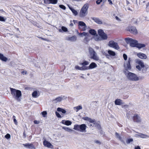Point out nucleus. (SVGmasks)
I'll return each mask as SVG.
<instances>
[{
  "label": "nucleus",
  "instance_id": "1",
  "mask_svg": "<svg viewBox=\"0 0 149 149\" xmlns=\"http://www.w3.org/2000/svg\"><path fill=\"white\" fill-rule=\"evenodd\" d=\"M11 93L15 99L17 101L21 100L20 97L22 96V93L20 91L12 88H10Z\"/></svg>",
  "mask_w": 149,
  "mask_h": 149
},
{
  "label": "nucleus",
  "instance_id": "2",
  "mask_svg": "<svg viewBox=\"0 0 149 149\" xmlns=\"http://www.w3.org/2000/svg\"><path fill=\"white\" fill-rule=\"evenodd\" d=\"M124 74L127 79L130 81H136L139 79V77L135 74L129 72V71H125Z\"/></svg>",
  "mask_w": 149,
  "mask_h": 149
},
{
  "label": "nucleus",
  "instance_id": "3",
  "mask_svg": "<svg viewBox=\"0 0 149 149\" xmlns=\"http://www.w3.org/2000/svg\"><path fill=\"white\" fill-rule=\"evenodd\" d=\"M88 51L90 57L91 59L97 61L99 60V57L97 55V54L92 48L89 47Z\"/></svg>",
  "mask_w": 149,
  "mask_h": 149
},
{
  "label": "nucleus",
  "instance_id": "4",
  "mask_svg": "<svg viewBox=\"0 0 149 149\" xmlns=\"http://www.w3.org/2000/svg\"><path fill=\"white\" fill-rule=\"evenodd\" d=\"M86 126L85 124H82L81 125H75L74 126L73 129L77 131L82 132H86Z\"/></svg>",
  "mask_w": 149,
  "mask_h": 149
},
{
  "label": "nucleus",
  "instance_id": "5",
  "mask_svg": "<svg viewBox=\"0 0 149 149\" xmlns=\"http://www.w3.org/2000/svg\"><path fill=\"white\" fill-rule=\"evenodd\" d=\"M88 8V7L87 4H85L83 6L79 13V16L80 17H85L87 15Z\"/></svg>",
  "mask_w": 149,
  "mask_h": 149
},
{
  "label": "nucleus",
  "instance_id": "6",
  "mask_svg": "<svg viewBox=\"0 0 149 149\" xmlns=\"http://www.w3.org/2000/svg\"><path fill=\"white\" fill-rule=\"evenodd\" d=\"M125 40L127 43L130 44V46L132 47H136L138 42L136 40L129 38H125Z\"/></svg>",
  "mask_w": 149,
  "mask_h": 149
},
{
  "label": "nucleus",
  "instance_id": "7",
  "mask_svg": "<svg viewBox=\"0 0 149 149\" xmlns=\"http://www.w3.org/2000/svg\"><path fill=\"white\" fill-rule=\"evenodd\" d=\"M98 32L102 40H106L107 39L108 36L107 34L104 33L102 30L101 29L98 30Z\"/></svg>",
  "mask_w": 149,
  "mask_h": 149
},
{
  "label": "nucleus",
  "instance_id": "8",
  "mask_svg": "<svg viewBox=\"0 0 149 149\" xmlns=\"http://www.w3.org/2000/svg\"><path fill=\"white\" fill-rule=\"evenodd\" d=\"M108 45L109 47H113L117 50H118L120 49L118 43L114 42L113 40L110 41L109 42Z\"/></svg>",
  "mask_w": 149,
  "mask_h": 149
},
{
  "label": "nucleus",
  "instance_id": "9",
  "mask_svg": "<svg viewBox=\"0 0 149 149\" xmlns=\"http://www.w3.org/2000/svg\"><path fill=\"white\" fill-rule=\"evenodd\" d=\"M130 58H129V61L128 62H126L124 63V67L125 68L123 72L124 73L125 71H128V70H130L131 69V66L130 64Z\"/></svg>",
  "mask_w": 149,
  "mask_h": 149
},
{
  "label": "nucleus",
  "instance_id": "10",
  "mask_svg": "<svg viewBox=\"0 0 149 149\" xmlns=\"http://www.w3.org/2000/svg\"><path fill=\"white\" fill-rule=\"evenodd\" d=\"M132 119L134 122L138 123H140L141 120V118L138 114H134Z\"/></svg>",
  "mask_w": 149,
  "mask_h": 149
},
{
  "label": "nucleus",
  "instance_id": "11",
  "mask_svg": "<svg viewBox=\"0 0 149 149\" xmlns=\"http://www.w3.org/2000/svg\"><path fill=\"white\" fill-rule=\"evenodd\" d=\"M128 31L134 34H136L137 33V30L136 28L134 26H128L127 29Z\"/></svg>",
  "mask_w": 149,
  "mask_h": 149
},
{
  "label": "nucleus",
  "instance_id": "12",
  "mask_svg": "<svg viewBox=\"0 0 149 149\" xmlns=\"http://www.w3.org/2000/svg\"><path fill=\"white\" fill-rule=\"evenodd\" d=\"M65 40L71 42H74L77 40V37L76 36H73L71 37L67 36L66 37Z\"/></svg>",
  "mask_w": 149,
  "mask_h": 149
},
{
  "label": "nucleus",
  "instance_id": "13",
  "mask_svg": "<svg viewBox=\"0 0 149 149\" xmlns=\"http://www.w3.org/2000/svg\"><path fill=\"white\" fill-rule=\"evenodd\" d=\"M137 55L138 57L142 59H146L147 58L146 54L141 53L137 54Z\"/></svg>",
  "mask_w": 149,
  "mask_h": 149
},
{
  "label": "nucleus",
  "instance_id": "14",
  "mask_svg": "<svg viewBox=\"0 0 149 149\" xmlns=\"http://www.w3.org/2000/svg\"><path fill=\"white\" fill-rule=\"evenodd\" d=\"M43 144L45 146L47 147L48 148H50L51 146H52L51 144L47 141L46 139H45L44 141Z\"/></svg>",
  "mask_w": 149,
  "mask_h": 149
},
{
  "label": "nucleus",
  "instance_id": "15",
  "mask_svg": "<svg viewBox=\"0 0 149 149\" xmlns=\"http://www.w3.org/2000/svg\"><path fill=\"white\" fill-rule=\"evenodd\" d=\"M61 123L65 125H66L67 126L70 125H71L72 123V122L69 120H63L61 121Z\"/></svg>",
  "mask_w": 149,
  "mask_h": 149
},
{
  "label": "nucleus",
  "instance_id": "16",
  "mask_svg": "<svg viewBox=\"0 0 149 149\" xmlns=\"http://www.w3.org/2000/svg\"><path fill=\"white\" fill-rule=\"evenodd\" d=\"M97 64L94 62H92L91 63L88 67L89 69H92L97 67Z\"/></svg>",
  "mask_w": 149,
  "mask_h": 149
},
{
  "label": "nucleus",
  "instance_id": "17",
  "mask_svg": "<svg viewBox=\"0 0 149 149\" xmlns=\"http://www.w3.org/2000/svg\"><path fill=\"white\" fill-rule=\"evenodd\" d=\"M68 31V29L64 26H62L61 29H60L58 30L61 33L67 32Z\"/></svg>",
  "mask_w": 149,
  "mask_h": 149
},
{
  "label": "nucleus",
  "instance_id": "18",
  "mask_svg": "<svg viewBox=\"0 0 149 149\" xmlns=\"http://www.w3.org/2000/svg\"><path fill=\"white\" fill-rule=\"evenodd\" d=\"M115 135L116 137L119 140H120L121 142L124 143H125V141H123V140L122 139V138L119 135L118 133L117 132H116Z\"/></svg>",
  "mask_w": 149,
  "mask_h": 149
},
{
  "label": "nucleus",
  "instance_id": "19",
  "mask_svg": "<svg viewBox=\"0 0 149 149\" xmlns=\"http://www.w3.org/2000/svg\"><path fill=\"white\" fill-rule=\"evenodd\" d=\"M0 59L3 61L6 62L8 60V58L5 57L2 54L0 53Z\"/></svg>",
  "mask_w": 149,
  "mask_h": 149
},
{
  "label": "nucleus",
  "instance_id": "20",
  "mask_svg": "<svg viewBox=\"0 0 149 149\" xmlns=\"http://www.w3.org/2000/svg\"><path fill=\"white\" fill-rule=\"evenodd\" d=\"M23 145L24 146L27 147L29 148H35L34 146L32 144L29 143H26L23 144Z\"/></svg>",
  "mask_w": 149,
  "mask_h": 149
},
{
  "label": "nucleus",
  "instance_id": "21",
  "mask_svg": "<svg viewBox=\"0 0 149 149\" xmlns=\"http://www.w3.org/2000/svg\"><path fill=\"white\" fill-rule=\"evenodd\" d=\"M93 20L96 23L99 24H102V22L100 19L97 18H94L93 19Z\"/></svg>",
  "mask_w": 149,
  "mask_h": 149
},
{
  "label": "nucleus",
  "instance_id": "22",
  "mask_svg": "<svg viewBox=\"0 0 149 149\" xmlns=\"http://www.w3.org/2000/svg\"><path fill=\"white\" fill-rule=\"evenodd\" d=\"M122 100L119 99H117L115 101V104L116 105H120L122 104Z\"/></svg>",
  "mask_w": 149,
  "mask_h": 149
},
{
  "label": "nucleus",
  "instance_id": "23",
  "mask_svg": "<svg viewBox=\"0 0 149 149\" xmlns=\"http://www.w3.org/2000/svg\"><path fill=\"white\" fill-rule=\"evenodd\" d=\"M62 100V98L61 97H58L56 98L55 99L53 100V102L55 103H57L58 102H61Z\"/></svg>",
  "mask_w": 149,
  "mask_h": 149
},
{
  "label": "nucleus",
  "instance_id": "24",
  "mask_svg": "<svg viewBox=\"0 0 149 149\" xmlns=\"http://www.w3.org/2000/svg\"><path fill=\"white\" fill-rule=\"evenodd\" d=\"M62 129L65 130L66 131L69 132H72L73 131V130L70 128L67 127H62Z\"/></svg>",
  "mask_w": 149,
  "mask_h": 149
},
{
  "label": "nucleus",
  "instance_id": "25",
  "mask_svg": "<svg viewBox=\"0 0 149 149\" xmlns=\"http://www.w3.org/2000/svg\"><path fill=\"white\" fill-rule=\"evenodd\" d=\"M145 46V45L144 44H138L137 43V44L136 45V47L139 48L140 49L141 48L144 47Z\"/></svg>",
  "mask_w": 149,
  "mask_h": 149
},
{
  "label": "nucleus",
  "instance_id": "26",
  "mask_svg": "<svg viewBox=\"0 0 149 149\" xmlns=\"http://www.w3.org/2000/svg\"><path fill=\"white\" fill-rule=\"evenodd\" d=\"M69 8L71 10L72 13H73L74 15H76L78 14L77 12L74 10V8L72 7H69Z\"/></svg>",
  "mask_w": 149,
  "mask_h": 149
},
{
  "label": "nucleus",
  "instance_id": "27",
  "mask_svg": "<svg viewBox=\"0 0 149 149\" xmlns=\"http://www.w3.org/2000/svg\"><path fill=\"white\" fill-rule=\"evenodd\" d=\"M32 95L33 97L36 98L39 96V95L38 94L37 91H35L32 93Z\"/></svg>",
  "mask_w": 149,
  "mask_h": 149
},
{
  "label": "nucleus",
  "instance_id": "28",
  "mask_svg": "<svg viewBox=\"0 0 149 149\" xmlns=\"http://www.w3.org/2000/svg\"><path fill=\"white\" fill-rule=\"evenodd\" d=\"M137 63L139 65L141 68H143L144 67V65L143 63L141 60L138 61H137Z\"/></svg>",
  "mask_w": 149,
  "mask_h": 149
},
{
  "label": "nucleus",
  "instance_id": "29",
  "mask_svg": "<svg viewBox=\"0 0 149 149\" xmlns=\"http://www.w3.org/2000/svg\"><path fill=\"white\" fill-rule=\"evenodd\" d=\"M57 110L58 111L62 112L63 113H65L66 112V111L65 109L61 108H58Z\"/></svg>",
  "mask_w": 149,
  "mask_h": 149
},
{
  "label": "nucleus",
  "instance_id": "30",
  "mask_svg": "<svg viewBox=\"0 0 149 149\" xmlns=\"http://www.w3.org/2000/svg\"><path fill=\"white\" fill-rule=\"evenodd\" d=\"M88 35L89 33H86L84 32L81 33H79V35L81 36V37H83V36H88Z\"/></svg>",
  "mask_w": 149,
  "mask_h": 149
},
{
  "label": "nucleus",
  "instance_id": "31",
  "mask_svg": "<svg viewBox=\"0 0 149 149\" xmlns=\"http://www.w3.org/2000/svg\"><path fill=\"white\" fill-rule=\"evenodd\" d=\"M149 137V136L140 133V138H148Z\"/></svg>",
  "mask_w": 149,
  "mask_h": 149
},
{
  "label": "nucleus",
  "instance_id": "32",
  "mask_svg": "<svg viewBox=\"0 0 149 149\" xmlns=\"http://www.w3.org/2000/svg\"><path fill=\"white\" fill-rule=\"evenodd\" d=\"M78 25L79 26H86V24L83 22L79 21L78 23Z\"/></svg>",
  "mask_w": 149,
  "mask_h": 149
},
{
  "label": "nucleus",
  "instance_id": "33",
  "mask_svg": "<svg viewBox=\"0 0 149 149\" xmlns=\"http://www.w3.org/2000/svg\"><path fill=\"white\" fill-rule=\"evenodd\" d=\"M108 54L111 56H115L116 55V53H115V52H114L112 51L111 50H109L108 51Z\"/></svg>",
  "mask_w": 149,
  "mask_h": 149
},
{
  "label": "nucleus",
  "instance_id": "34",
  "mask_svg": "<svg viewBox=\"0 0 149 149\" xmlns=\"http://www.w3.org/2000/svg\"><path fill=\"white\" fill-rule=\"evenodd\" d=\"M90 123H93L94 124H97V122L95 121V120L94 119H92L90 118L88 119V121Z\"/></svg>",
  "mask_w": 149,
  "mask_h": 149
},
{
  "label": "nucleus",
  "instance_id": "35",
  "mask_svg": "<svg viewBox=\"0 0 149 149\" xmlns=\"http://www.w3.org/2000/svg\"><path fill=\"white\" fill-rule=\"evenodd\" d=\"M82 109V107L81 106H78L75 107H74V110H75L76 109L77 110L76 111L77 112L79 110L81 109Z\"/></svg>",
  "mask_w": 149,
  "mask_h": 149
},
{
  "label": "nucleus",
  "instance_id": "36",
  "mask_svg": "<svg viewBox=\"0 0 149 149\" xmlns=\"http://www.w3.org/2000/svg\"><path fill=\"white\" fill-rule=\"evenodd\" d=\"M89 33L93 35H95L96 33L95 31L93 29H91L89 31Z\"/></svg>",
  "mask_w": 149,
  "mask_h": 149
},
{
  "label": "nucleus",
  "instance_id": "37",
  "mask_svg": "<svg viewBox=\"0 0 149 149\" xmlns=\"http://www.w3.org/2000/svg\"><path fill=\"white\" fill-rule=\"evenodd\" d=\"M81 70H86L89 69L88 67H87L84 65H83V66L81 67Z\"/></svg>",
  "mask_w": 149,
  "mask_h": 149
},
{
  "label": "nucleus",
  "instance_id": "38",
  "mask_svg": "<svg viewBox=\"0 0 149 149\" xmlns=\"http://www.w3.org/2000/svg\"><path fill=\"white\" fill-rule=\"evenodd\" d=\"M79 29L82 31H85L86 30L87 26H79Z\"/></svg>",
  "mask_w": 149,
  "mask_h": 149
},
{
  "label": "nucleus",
  "instance_id": "39",
  "mask_svg": "<svg viewBox=\"0 0 149 149\" xmlns=\"http://www.w3.org/2000/svg\"><path fill=\"white\" fill-rule=\"evenodd\" d=\"M94 39L96 41H100L102 40L101 38L97 36L94 37Z\"/></svg>",
  "mask_w": 149,
  "mask_h": 149
},
{
  "label": "nucleus",
  "instance_id": "40",
  "mask_svg": "<svg viewBox=\"0 0 149 149\" xmlns=\"http://www.w3.org/2000/svg\"><path fill=\"white\" fill-rule=\"evenodd\" d=\"M94 125L95 127H97L99 130L101 128L100 126L98 123H97V124H94Z\"/></svg>",
  "mask_w": 149,
  "mask_h": 149
},
{
  "label": "nucleus",
  "instance_id": "41",
  "mask_svg": "<svg viewBox=\"0 0 149 149\" xmlns=\"http://www.w3.org/2000/svg\"><path fill=\"white\" fill-rule=\"evenodd\" d=\"M89 63L88 61H85L83 63H81V65H87Z\"/></svg>",
  "mask_w": 149,
  "mask_h": 149
},
{
  "label": "nucleus",
  "instance_id": "42",
  "mask_svg": "<svg viewBox=\"0 0 149 149\" xmlns=\"http://www.w3.org/2000/svg\"><path fill=\"white\" fill-rule=\"evenodd\" d=\"M41 113L43 116L44 117H46V116L47 115V112L46 111H43Z\"/></svg>",
  "mask_w": 149,
  "mask_h": 149
},
{
  "label": "nucleus",
  "instance_id": "43",
  "mask_svg": "<svg viewBox=\"0 0 149 149\" xmlns=\"http://www.w3.org/2000/svg\"><path fill=\"white\" fill-rule=\"evenodd\" d=\"M132 114V112H129L128 113H127V117L128 118H129L130 117V115Z\"/></svg>",
  "mask_w": 149,
  "mask_h": 149
},
{
  "label": "nucleus",
  "instance_id": "44",
  "mask_svg": "<svg viewBox=\"0 0 149 149\" xmlns=\"http://www.w3.org/2000/svg\"><path fill=\"white\" fill-rule=\"evenodd\" d=\"M133 141V139H129L127 140L126 143L127 144H129L132 141Z\"/></svg>",
  "mask_w": 149,
  "mask_h": 149
},
{
  "label": "nucleus",
  "instance_id": "45",
  "mask_svg": "<svg viewBox=\"0 0 149 149\" xmlns=\"http://www.w3.org/2000/svg\"><path fill=\"white\" fill-rule=\"evenodd\" d=\"M59 6V7L61 9H62L64 10H65L66 9V7H65L63 5H60Z\"/></svg>",
  "mask_w": 149,
  "mask_h": 149
},
{
  "label": "nucleus",
  "instance_id": "46",
  "mask_svg": "<svg viewBox=\"0 0 149 149\" xmlns=\"http://www.w3.org/2000/svg\"><path fill=\"white\" fill-rule=\"evenodd\" d=\"M10 137V135L9 134H7L5 136V137L7 139H9Z\"/></svg>",
  "mask_w": 149,
  "mask_h": 149
},
{
  "label": "nucleus",
  "instance_id": "47",
  "mask_svg": "<svg viewBox=\"0 0 149 149\" xmlns=\"http://www.w3.org/2000/svg\"><path fill=\"white\" fill-rule=\"evenodd\" d=\"M136 68L139 70L140 71L141 70V69L143 68H141V67L139 65H136Z\"/></svg>",
  "mask_w": 149,
  "mask_h": 149
},
{
  "label": "nucleus",
  "instance_id": "48",
  "mask_svg": "<svg viewBox=\"0 0 149 149\" xmlns=\"http://www.w3.org/2000/svg\"><path fill=\"white\" fill-rule=\"evenodd\" d=\"M5 19H4L3 17L0 16V21H1L5 22Z\"/></svg>",
  "mask_w": 149,
  "mask_h": 149
},
{
  "label": "nucleus",
  "instance_id": "49",
  "mask_svg": "<svg viewBox=\"0 0 149 149\" xmlns=\"http://www.w3.org/2000/svg\"><path fill=\"white\" fill-rule=\"evenodd\" d=\"M123 57L124 58V59L125 60H127V56L125 54H123Z\"/></svg>",
  "mask_w": 149,
  "mask_h": 149
},
{
  "label": "nucleus",
  "instance_id": "50",
  "mask_svg": "<svg viewBox=\"0 0 149 149\" xmlns=\"http://www.w3.org/2000/svg\"><path fill=\"white\" fill-rule=\"evenodd\" d=\"M56 116L58 118H60L61 117V115L60 114L58 113L57 112H56Z\"/></svg>",
  "mask_w": 149,
  "mask_h": 149
},
{
  "label": "nucleus",
  "instance_id": "51",
  "mask_svg": "<svg viewBox=\"0 0 149 149\" xmlns=\"http://www.w3.org/2000/svg\"><path fill=\"white\" fill-rule=\"evenodd\" d=\"M102 1V0H97L96 3L97 4H99Z\"/></svg>",
  "mask_w": 149,
  "mask_h": 149
},
{
  "label": "nucleus",
  "instance_id": "52",
  "mask_svg": "<svg viewBox=\"0 0 149 149\" xmlns=\"http://www.w3.org/2000/svg\"><path fill=\"white\" fill-rule=\"evenodd\" d=\"M75 68L76 69V70H81V67H79V66L78 65H76L75 66Z\"/></svg>",
  "mask_w": 149,
  "mask_h": 149
},
{
  "label": "nucleus",
  "instance_id": "53",
  "mask_svg": "<svg viewBox=\"0 0 149 149\" xmlns=\"http://www.w3.org/2000/svg\"><path fill=\"white\" fill-rule=\"evenodd\" d=\"M95 143L97 144H98L99 145H100L101 144V143L98 140L95 141Z\"/></svg>",
  "mask_w": 149,
  "mask_h": 149
},
{
  "label": "nucleus",
  "instance_id": "54",
  "mask_svg": "<svg viewBox=\"0 0 149 149\" xmlns=\"http://www.w3.org/2000/svg\"><path fill=\"white\" fill-rule=\"evenodd\" d=\"M90 118L88 117H84L83 118V119L85 120L88 121V119H89Z\"/></svg>",
  "mask_w": 149,
  "mask_h": 149
},
{
  "label": "nucleus",
  "instance_id": "55",
  "mask_svg": "<svg viewBox=\"0 0 149 149\" xmlns=\"http://www.w3.org/2000/svg\"><path fill=\"white\" fill-rule=\"evenodd\" d=\"M102 53H103L104 55H105L108 58V57L109 56V55H108V54H107L106 53H105V52L104 53H103V52L102 51Z\"/></svg>",
  "mask_w": 149,
  "mask_h": 149
},
{
  "label": "nucleus",
  "instance_id": "56",
  "mask_svg": "<svg viewBox=\"0 0 149 149\" xmlns=\"http://www.w3.org/2000/svg\"><path fill=\"white\" fill-rule=\"evenodd\" d=\"M34 123L35 124H39L40 122L39 121L35 120L34 121Z\"/></svg>",
  "mask_w": 149,
  "mask_h": 149
},
{
  "label": "nucleus",
  "instance_id": "57",
  "mask_svg": "<svg viewBox=\"0 0 149 149\" xmlns=\"http://www.w3.org/2000/svg\"><path fill=\"white\" fill-rule=\"evenodd\" d=\"M139 134H135V137H140V133H139L138 132H137Z\"/></svg>",
  "mask_w": 149,
  "mask_h": 149
},
{
  "label": "nucleus",
  "instance_id": "58",
  "mask_svg": "<svg viewBox=\"0 0 149 149\" xmlns=\"http://www.w3.org/2000/svg\"><path fill=\"white\" fill-rule=\"evenodd\" d=\"M14 122L15 123V125H17V120L16 119H14Z\"/></svg>",
  "mask_w": 149,
  "mask_h": 149
},
{
  "label": "nucleus",
  "instance_id": "59",
  "mask_svg": "<svg viewBox=\"0 0 149 149\" xmlns=\"http://www.w3.org/2000/svg\"><path fill=\"white\" fill-rule=\"evenodd\" d=\"M26 137V134L25 133V132H24L23 133V138L24 139H25Z\"/></svg>",
  "mask_w": 149,
  "mask_h": 149
},
{
  "label": "nucleus",
  "instance_id": "60",
  "mask_svg": "<svg viewBox=\"0 0 149 149\" xmlns=\"http://www.w3.org/2000/svg\"><path fill=\"white\" fill-rule=\"evenodd\" d=\"M22 73L23 75H24L26 74L27 72L26 71H24L22 72Z\"/></svg>",
  "mask_w": 149,
  "mask_h": 149
},
{
  "label": "nucleus",
  "instance_id": "61",
  "mask_svg": "<svg viewBox=\"0 0 149 149\" xmlns=\"http://www.w3.org/2000/svg\"><path fill=\"white\" fill-rule=\"evenodd\" d=\"M108 1L109 2V4H113L111 0H108Z\"/></svg>",
  "mask_w": 149,
  "mask_h": 149
},
{
  "label": "nucleus",
  "instance_id": "62",
  "mask_svg": "<svg viewBox=\"0 0 149 149\" xmlns=\"http://www.w3.org/2000/svg\"><path fill=\"white\" fill-rule=\"evenodd\" d=\"M134 149H141V148L140 146H138L136 147H135L134 148Z\"/></svg>",
  "mask_w": 149,
  "mask_h": 149
},
{
  "label": "nucleus",
  "instance_id": "63",
  "mask_svg": "<svg viewBox=\"0 0 149 149\" xmlns=\"http://www.w3.org/2000/svg\"><path fill=\"white\" fill-rule=\"evenodd\" d=\"M115 18L116 19V20H119V18H118V17L117 16H116L115 17Z\"/></svg>",
  "mask_w": 149,
  "mask_h": 149
},
{
  "label": "nucleus",
  "instance_id": "64",
  "mask_svg": "<svg viewBox=\"0 0 149 149\" xmlns=\"http://www.w3.org/2000/svg\"><path fill=\"white\" fill-rule=\"evenodd\" d=\"M70 25L71 26H73V24L72 23H71L70 24Z\"/></svg>",
  "mask_w": 149,
  "mask_h": 149
}]
</instances>
